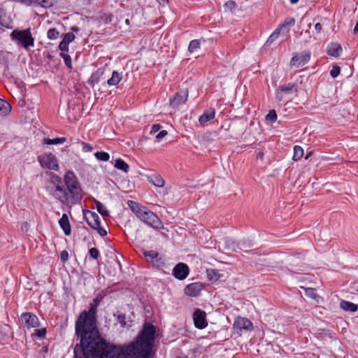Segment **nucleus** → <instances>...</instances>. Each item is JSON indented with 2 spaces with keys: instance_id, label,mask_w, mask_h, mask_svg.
I'll use <instances>...</instances> for the list:
<instances>
[{
  "instance_id": "nucleus-1",
  "label": "nucleus",
  "mask_w": 358,
  "mask_h": 358,
  "mask_svg": "<svg viewBox=\"0 0 358 358\" xmlns=\"http://www.w3.org/2000/svg\"><path fill=\"white\" fill-rule=\"evenodd\" d=\"M156 328L145 323L135 342L124 347L110 345L106 341L86 335H77L80 344L74 348V358H150Z\"/></svg>"
},
{
  "instance_id": "nucleus-2",
  "label": "nucleus",
  "mask_w": 358,
  "mask_h": 358,
  "mask_svg": "<svg viewBox=\"0 0 358 358\" xmlns=\"http://www.w3.org/2000/svg\"><path fill=\"white\" fill-rule=\"evenodd\" d=\"M48 176L50 177V185L47 187V191L52 198L68 208L81 201L83 189L73 171H66L64 180L52 172H49Z\"/></svg>"
},
{
  "instance_id": "nucleus-3",
  "label": "nucleus",
  "mask_w": 358,
  "mask_h": 358,
  "mask_svg": "<svg viewBox=\"0 0 358 358\" xmlns=\"http://www.w3.org/2000/svg\"><path fill=\"white\" fill-rule=\"evenodd\" d=\"M103 296L99 294L90 303L88 311H83L76 321V335H86L94 336L101 341V334L96 325V312L97 308Z\"/></svg>"
},
{
  "instance_id": "nucleus-4",
  "label": "nucleus",
  "mask_w": 358,
  "mask_h": 358,
  "mask_svg": "<svg viewBox=\"0 0 358 358\" xmlns=\"http://www.w3.org/2000/svg\"><path fill=\"white\" fill-rule=\"evenodd\" d=\"M10 36L13 41L26 50H29L30 47H33L34 45L35 39L32 36L31 29L29 28L24 30L14 29L10 33Z\"/></svg>"
},
{
  "instance_id": "nucleus-5",
  "label": "nucleus",
  "mask_w": 358,
  "mask_h": 358,
  "mask_svg": "<svg viewBox=\"0 0 358 358\" xmlns=\"http://www.w3.org/2000/svg\"><path fill=\"white\" fill-rule=\"evenodd\" d=\"M145 224L155 229H162L164 225L158 216L147 208H144L138 217Z\"/></svg>"
},
{
  "instance_id": "nucleus-6",
  "label": "nucleus",
  "mask_w": 358,
  "mask_h": 358,
  "mask_svg": "<svg viewBox=\"0 0 358 358\" xmlns=\"http://www.w3.org/2000/svg\"><path fill=\"white\" fill-rule=\"evenodd\" d=\"M38 161L43 168L57 171L59 164L57 157L52 153H44L38 157Z\"/></svg>"
},
{
  "instance_id": "nucleus-7",
  "label": "nucleus",
  "mask_w": 358,
  "mask_h": 358,
  "mask_svg": "<svg viewBox=\"0 0 358 358\" xmlns=\"http://www.w3.org/2000/svg\"><path fill=\"white\" fill-rule=\"evenodd\" d=\"M253 328V324L249 319L241 316L236 317L233 324V330L237 334L250 331Z\"/></svg>"
},
{
  "instance_id": "nucleus-8",
  "label": "nucleus",
  "mask_w": 358,
  "mask_h": 358,
  "mask_svg": "<svg viewBox=\"0 0 358 358\" xmlns=\"http://www.w3.org/2000/svg\"><path fill=\"white\" fill-rule=\"evenodd\" d=\"M85 217L90 227L96 229L100 236H105L107 235L106 231L101 227L99 217L96 213L88 210Z\"/></svg>"
},
{
  "instance_id": "nucleus-9",
  "label": "nucleus",
  "mask_w": 358,
  "mask_h": 358,
  "mask_svg": "<svg viewBox=\"0 0 358 358\" xmlns=\"http://www.w3.org/2000/svg\"><path fill=\"white\" fill-rule=\"evenodd\" d=\"M297 92V85L295 83H287L280 85L275 91V99L278 102L285 99L287 95Z\"/></svg>"
},
{
  "instance_id": "nucleus-10",
  "label": "nucleus",
  "mask_w": 358,
  "mask_h": 358,
  "mask_svg": "<svg viewBox=\"0 0 358 358\" xmlns=\"http://www.w3.org/2000/svg\"><path fill=\"white\" fill-rule=\"evenodd\" d=\"M21 325L27 329L36 328L40 325L38 317L29 312L23 313L20 317Z\"/></svg>"
},
{
  "instance_id": "nucleus-11",
  "label": "nucleus",
  "mask_w": 358,
  "mask_h": 358,
  "mask_svg": "<svg viewBox=\"0 0 358 358\" xmlns=\"http://www.w3.org/2000/svg\"><path fill=\"white\" fill-rule=\"evenodd\" d=\"M310 59V54L308 52H302L301 53H294L292 57L289 66L291 68H299L306 64Z\"/></svg>"
},
{
  "instance_id": "nucleus-12",
  "label": "nucleus",
  "mask_w": 358,
  "mask_h": 358,
  "mask_svg": "<svg viewBox=\"0 0 358 358\" xmlns=\"http://www.w3.org/2000/svg\"><path fill=\"white\" fill-rule=\"evenodd\" d=\"M143 254L146 261L152 264L157 268H162L164 265V262L162 256L155 250H143Z\"/></svg>"
},
{
  "instance_id": "nucleus-13",
  "label": "nucleus",
  "mask_w": 358,
  "mask_h": 358,
  "mask_svg": "<svg viewBox=\"0 0 358 358\" xmlns=\"http://www.w3.org/2000/svg\"><path fill=\"white\" fill-rule=\"evenodd\" d=\"M192 318L196 328L203 329L207 327L206 313L204 310L200 308L195 309L192 315Z\"/></svg>"
},
{
  "instance_id": "nucleus-14",
  "label": "nucleus",
  "mask_w": 358,
  "mask_h": 358,
  "mask_svg": "<svg viewBox=\"0 0 358 358\" xmlns=\"http://www.w3.org/2000/svg\"><path fill=\"white\" fill-rule=\"evenodd\" d=\"M189 272V267L184 263H178L173 269V275L178 280H184Z\"/></svg>"
},
{
  "instance_id": "nucleus-15",
  "label": "nucleus",
  "mask_w": 358,
  "mask_h": 358,
  "mask_svg": "<svg viewBox=\"0 0 358 358\" xmlns=\"http://www.w3.org/2000/svg\"><path fill=\"white\" fill-rule=\"evenodd\" d=\"M188 97L187 91H180L177 92L175 96L170 99V104L173 108H177L181 104H184Z\"/></svg>"
},
{
  "instance_id": "nucleus-16",
  "label": "nucleus",
  "mask_w": 358,
  "mask_h": 358,
  "mask_svg": "<svg viewBox=\"0 0 358 358\" xmlns=\"http://www.w3.org/2000/svg\"><path fill=\"white\" fill-rule=\"evenodd\" d=\"M203 285L200 282H193L187 285L185 288V294L195 297L200 294Z\"/></svg>"
},
{
  "instance_id": "nucleus-17",
  "label": "nucleus",
  "mask_w": 358,
  "mask_h": 358,
  "mask_svg": "<svg viewBox=\"0 0 358 358\" xmlns=\"http://www.w3.org/2000/svg\"><path fill=\"white\" fill-rule=\"evenodd\" d=\"M62 40L59 44V49L62 52L69 51V45L74 41L76 36L73 32H68L62 35Z\"/></svg>"
},
{
  "instance_id": "nucleus-18",
  "label": "nucleus",
  "mask_w": 358,
  "mask_h": 358,
  "mask_svg": "<svg viewBox=\"0 0 358 358\" xmlns=\"http://www.w3.org/2000/svg\"><path fill=\"white\" fill-rule=\"evenodd\" d=\"M0 25L7 29H11L13 27L12 18L2 8H0Z\"/></svg>"
},
{
  "instance_id": "nucleus-19",
  "label": "nucleus",
  "mask_w": 358,
  "mask_h": 358,
  "mask_svg": "<svg viewBox=\"0 0 358 358\" xmlns=\"http://www.w3.org/2000/svg\"><path fill=\"white\" fill-rule=\"evenodd\" d=\"M342 50V47L339 43H331L328 45L327 52L330 56L338 57Z\"/></svg>"
},
{
  "instance_id": "nucleus-20",
  "label": "nucleus",
  "mask_w": 358,
  "mask_h": 358,
  "mask_svg": "<svg viewBox=\"0 0 358 358\" xmlns=\"http://www.w3.org/2000/svg\"><path fill=\"white\" fill-rule=\"evenodd\" d=\"M59 224L61 228L63 229L65 235H70L71 229L69 223V217L66 214H63L62 217L59 220Z\"/></svg>"
},
{
  "instance_id": "nucleus-21",
  "label": "nucleus",
  "mask_w": 358,
  "mask_h": 358,
  "mask_svg": "<svg viewBox=\"0 0 358 358\" xmlns=\"http://www.w3.org/2000/svg\"><path fill=\"white\" fill-rule=\"evenodd\" d=\"M215 111L212 109L209 111L203 113L199 118V122L201 125L205 126L207 123L215 118Z\"/></svg>"
},
{
  "instance_id": "nucleus-22",
  "label": "nucleus",
  "mask_w": 358,
  "mask_h": 358,
  "mask_svg": "<svg viewBox=\"0 0 358 358\" xmlns=\"http://www.w3.org/2000/svg\"><path fill=\"white\" fill-rule=\"evenodd\" d=\"M295 24V20L293 17H287L285 19L283 24H280L278 28L280 29V31L283 34H287L289 32L291 27L294 26Z\"/></svg>"
},
{
  "instance_id": "nucleus-23",
  "label": "nucleus",
  "mask_w": 358,
  "mask_h": 358,
  "mask_svg": "<svg viewBox=\"0 0 358 358\" xmlns=\"http://www.w3.org/2000/svg\"><path fill=\"white\" fill-rule=\"evenodd\" d=\"M340 307L343 310L351 313L356 312L358 309L357 305L348 301H341L340 303Z\"/></svg>"
},
{
  "instance_id": "nucleus-24",
  "label": "nucleus",
  "mask_w": 358,
  "mask_h": 358,
  "mask_svg": "<svg viewBox=\"0 0 358 358\" xmlns=\"http://www.w3.org/2000/svg\"><path fill=\"white\" fill-rule=\"evenodd\" d=\"M148 178L149 181L156 187H163L165 185L164 180L159 175L154 174L150 176Z\"/></svg>"
},
{
  "instance_id": "nucleus-25",
  "label": "nucleus",
  "mask_w": 358,
  "mask_h": 358,
  "mask_svg": "<svg viewBox=\"0 0 358 358\" xmlns=\"http://www.w3.org/2000/svg\"><path fill=\"white\" fill-rule=\"evenodd\" d=\"M127 204L131 210L136 215L137 217H138L143 209L145 208L144 206H141L137 202L134 201H129Z\"/></svg>"
},
{
  "instance_id": "nucleus-26",
  "label": "nucleus",
  "mask_w": 358,
  "mask_h": 358,
  "mask_svg": "<svg viewBox=\"0 0 358 358\" xmlns=\"http://www.w3.org/2000/svg\"><path fill=\"white\" fill-rule=\"evenodd\" d=\"M122 77L117 71H114L112 73V76L107 81V83L110 86L117 85L122 80Z\"/></svg>"
},
{
  "instance_id": "nucleus-27",
  "label": "nucleus",
  "mask_w": 358,
  "mask_h": 358,
  "mask_svg": "<svg viewBox=\"0 0 358 358\" xmlns=\"http://www.w3.org/2000/svg\"><path fill=\"white\" fill-rule=\"evenodd\" d=\"M114 166L118 170H121L124 173H127L129 170V166L122 159H115Z\"/></svg>"
},
{
  "instance_id": "nucleus-28",
  "label": "nucleus",
  "mask_w": 358,
  "mask_h": 358,
  "mask_svg": "<svg viewBox=\"0 0 358 358\" xmlns=\"http://www.w3.org/2000/svg\"><path fill=\"white\" fill-rule=\"evenodd\" d=\"M10 105L8 102L0 99V114L6 115L10 113Z\"/></svg>"
},
{
  "instance_id": "nucleus-29",
  "label": "nucleus",
  "mask_w": 358,
  "mask_h": 358,
  "mask_svg": "<svg viewBox=\"0 0 358 358\" xmlns=\"http://www.w3.org/2000/svg\"><path fill=\"white\" fill-rule=\"evenodd\" d=\"M66 141V138L65 137H59L55 138L53 139L50 138H44L43 143L46 145H57L62 144Z\"/></svg>"
},
{
  "instance_id": "nucleus-30",
  "label": "nucleus",
  "mask_w": 358,
  "mask_h": 358,
  "mask_svg": "<svg viewBox=\"0 0 358 358\" xmlns=\"http://www.w3.org/2000/svg\"><path fill=\"white\" fill-rule=\"evenodd\" d=\"M96 208L99 213H100L103 217H108L109 216V212L105 207V206L101 203L100 201L95 200L94 201Z\"/></svg>"
},
{
  "instance_id": "nucleus-31",
  "label": "nucleus",
  "mask_w": 358,
  "mask_h": 358,
  "mask_svg": "<svg viewBox=\"0 0 358 358\" xmlns=\"http://www.w3.org/2000/svg\"><path fill=\"white\" fill-rule=\"evenodd\" d=\"M303 155V150L301 146L295 145L294 147V155L292 157V159L294 161L299 160L302 156Z\"/></svg>"
},
{
  "instance_id": "nucleus-32",
  "label": "nucleus",
  "mask_w": 358,
  "mask_h": 358,
  "mask_svg": "<svg viewBox=\"0 0 358 358\" xmlns=\"http://www.w3.org/2000/svg\"><path fill=\"white\" fill-rule=\"evenodd\" d=\"M200 41L197 39H194L190 41L189 46H188V51L190 53L194 52L196 50L200 48Z\"/></svg>"
},
{
  "instance_id": "nucleus-33",
  "label": "nucleus",
  "mask_w": 358,
  "mask_h": 358,
  "mask_svg": "<svg viewBox=\"0 0 358 358\" xmlns=\"http://www.w3.org/2000/svg\"><path fill=\"white\" fill-rule=\"evenodd\" d=\"M280 32V29L278 27L271 34V36L267 39L266 44L271 45L273 41H275L279 36Z\"/></svg>"
},
{
  "instance_id": "nucleus-34",
  "label": "nucleus",
  "mask_w": 358,
  "mask_h": 358,
  "mask_svg": "<svg viewBox=\"0 0 358 358\" xmlns=\"http://www.w3.org/2000/svg\"><path fill=\"white\" fill-rule=\"evenodd\" d=\"M280 32V29L278 27L271 34V36L267 39L266 44L271 45L273 41H275L279 36Z\"/></svg>"
},
{
  "instance_id": "nucleus-35",
  "label": "nucleus",
  "mask_w": 358,
  "mask_h": 358,
  "mask_svg": "<svg viewBox=\"0 0 358 358\" xmlns=\"http://www.w3.org/2000/svg\"><path fill=\"white\" fill-rule=\"evenodd\" d=\"M59 36V31L56 28H51L47 32V37L50 40L57 39Z\"/></svg>"
},
{
  "instance_id": "nucleus-36",
  "label": "nucleus",
  "mask_w": 358,
  "mask_h": 358,
  "mask_svg": "<svg viewBox=\"0 0 358 358\" xmlns=\"http://www.w3.org/2000/svg\"><path fill=\"white\" fill-rule=\"evenodd\" d=\"M59 56L63 58L64 61V63L66 64V66L69 69H72V62H71V56L66 53H65L64 52H60L59 54Z\"/></svg>"
},
{
  "instance_id": "nucleus-37",
  "label": "nucleus",
  "mask_w": 358,
  "mask_h": 358,
  "mask_svg": "<svg viewBox=\"0 0 358 358\" xmlns=\"http://www.w3.org/2000/svg\"><path fill=\"white\" fill-rule=\"evenodd\" d=\"M94 157L99 161L107 162L110 159V155L106 152H96L94 153Z\"/></svg>"
},
{
  "instance_id": "nucleus-38",
  "label": "nucleus",
  "mask_w": 358,
  "mask_h": 358,
  "mask_svg": "<svg viewBox=\"0 0 358 358\" xmlns=\"http://www.w3.org/2000/svg\"><path fill=\"white\" fill-rule=\"evenodd\" d=\"M206 272L208 278L211 280H217L220 278V274L215 269H207Z\"/></svg>"
},
{
  "instance_id": "nucleus-39",
  "label": "nucleus",
  "mask_w": 358,
  "mask_h": 358,
  "mask_svg": "<svg viewBox=\"0 0 358 358\" xmlns=\"http://www.w3.org/2000/svg\"><path fill=\"white\" fill-rule=\"evenodd\" d=\"M226 244L227 248L231 250L232 251L236 252L238 250V248L241 250V248L240 247V243L236 245L234 241L229 240L226 241Z\"/></svg>"
},
{
  "instance_id": "nucleus-40",
  "label": "nucleus",
  "mask_w": 358,
  "mask_h": 358,
  "mask_svg": "<svg viewBox=\"0 0 358 358\" xmlns=\"http://www.w3.org/2000/svg\"><path fill=\"white\" fill-rule=\"evenodd\" d=\"M12 1L18 2L22 5L29 6L34 5L38 3V0H11Z\"/></svg>"
},
{
  "instance_id": "nucleus-41",
  "label": "nucleus",
  "mask_w": 358,
  "mask_h": 358,
  "mask_svg": "<svg viewBox=\"0 0 358 358\" xmlns=\"http://www.w3.org/2000/svg\"><path fill=\"white\" fill-rule=\"evenodd\" d=\"M35 5L41 6L43 8H50L52 6V3L51 0H38V3H36Z\"/></svg>"
},
{
  "instance_id": "nucleus-42",
  "label": "nucleus",
  "mask_w": 358,
  "mask_h": 358,
  "mask_svg": "<svg viewBox=\"0 0 358 358\" xmlns=\"http://www.w3.org/2000/svg\"><path fill=\"white\" fill-rule=\"evenodd\" d=\"M266 120L272 122H275L277 120L276 112L274 110H270L266 115Z\"/></svg>"
},
{
  "instance_id": "nucleus-43",
  "label": "nucleus",
  "mask_w": 358,
  "mask_h": 358,
  "mask_svg": "<svg viewBox=\"0 0 358 358\" xmlns=\"http://www.w3.org/2000/svg\"><path fill=\"white\" fill-rule=\"evenodd\" d=\"M90 255L92 258L94 259H97L100 256L99 251L96 248H92L89 250Z\"/></svg>"
},
{
  "instance_id": "nucleus-44",
  "label": "nucleus",
  "mask_w": 358,
  "mask_h": 358,
  "mask_svg": "<svg viewBox=\"0 0 358 358\" xmlns=\"http://www.w3.org/2000/svg\"><path fill=\"white\" fill-rule=\"evenodd\" d=\"M305 292L310 298L315 299L317 296L316 290L314 288H305Z\"/></svg>"
},
{
  "instance_id": "nucleus-45",
  "label": "nucleus",
  "mask_w": 358,
  "mask_h": 358,
  "mask_svg": "<svg viewBox=\"0 0 358 358\" xmlns=\"http://www.w3.org/2000/svg\"><path fill=\"white\" fill-rule=\"evenodd\" d=\"M341 69L338 66L334 65L333 66L331 70L330 71V75L332 78H336L340 73Z\"/></svg>"
},
{
  "instance_id": "nucleus-46",
  "label": "nucleus",
  "mask_w": 358,
  "mask_h": 358,
  "mask_svg": "<svg viewBox=\"0 0 358 358\" xmlns=\"http://www.w3.org/2000/svg\"><path fill=\"white\" fill-rule=\"evenodd\" d=\"M117 321L120 324L121 327H124L126 326V316L124 314H118L117 316Z\"/></svg>"
},
{
  "instance_id": "nucleus-47",
  "label": "nucleus",
  "mask_w": 358,
  "mask_h": 358,
  "mask_svg": "<svg viewBox=\"0 0 358 358\" xmlns=\"http://www.w3.org/2000/svg\"><path fill=\"white\" fill-rule=\"evenodd\" d=\"M45 334H46V330L45 328H43V329H36L34 334L40 338H43L45 336Z\"/></svg>"
},
{
  "instance_id": "nucleus-48",
  "label": "nucleus",
  "mask_w": 358,
  "mask_h": 358,
  "mask_svg": "<svg viewBox=\"0 0 358 358\" xmlns=\"http://www.w3.org/2000/svg\"><path fill=\"white\" fill-rule=\"evenodd\" d=\"M81 145L83 147V152H91L93 149L92 146L87 143L82 142Z\"/></svg>"
},
{
  "instance_id": "nucleus-49",
  "label": "nucleus",
  "mask_w": 358,
  "mask_h": 358,
  "mask_svg": "<svg viewBox=\"0 0 358 358\" xmlns=\"http://www.w3.org/2000/svg\"><path fill=\"white\" fill-rule=\"evenodd\" d=\"M224 6L231 10L236 8V3L234 1H228L224 3Z\"/></svg>"
},
{
  "instance_id": "nucleus-50",
  "label": "nucleus",
  "mask_w": 358,
  "mask_h": 358,
  "mask_svg": "<svg viewBox=\"0 0 358 358\" xmlns=\"http://www.w3.org/2000/svg\"><path fill=\"white\" fill-rule=\"evenodd\" d=\"M167 134L168 133L166 130L160 131L156 136V141H160V140L165 137Z\"/></svg>"
},
{
  "instance_id": "nucleus-51",
  "label": "nucleus",
  "mask_w": 358,
  "mask_h": 358,
  "mask_svg": "<svg viewBox=\"0 0 358 358\" xmlns=\"http://www.w3.org/2000/svg\"><path fill=\"white\" fill-rule=\"evenodd\" d=\"M60 259L63 262H65L69 259V253L66 250H63L60 253Z\"/></svg>"
},
{
  "instance_id": "nucleus-52",
  "label": "nucleus",
  "mask_w": 358,
  "mask_h": 358,
  "mask_svg": "<svg viewBox=\"0 0 358 358\" xmlns=\"http://www.w3.org/2000/svg\"><path fill=\"white\" fill-rule=\"evenodd\" d=\"M161 127H162L161 125L159 124H153L152 126L150 133L151 134L157 133V131H159L160 130Z\"/></svg>"
},
{
  "instance_id": "nucleus-53",
  "label": "nucleus",
  "mask_w": 358,
  "mask_h": 358,
  "mask_svg": "<svg viewBox=\"0 0 358 358\" xmlns=\"http://www.w3.org/2000/svg\"><path fill=\"white\" fill-rule=\"evenodd\" d=\"M315 29L317 31V33H320L322 29V26L320 23H317L315 25Z\"/></svg>"
},
{
  "instance_id": "nucleus-54",
  "label": "nucleus",
  "mask_w": 358,
  "mask_h": 358,
  "mask_svg": "<svg viewBox=\"0 0 358 358\" xmlns=\"http://www.w3.org/2000/svg\"><path fill=\"white\" fill-rule=\"evenodd\" d=\"M157 1L163 6L169 3V0H157Z\"/></svg>"
},
{
  "instance_id": "nucleus-55",
  "label": "nucleus",
  "mask_w": 358,
  "mask_h": 358,
  "mask_svg": "<svg viewBox=\"0 0 358 358\" xmlns=\"http://www.w3.org/2000/svg\"><path fill=\"white\" fill-rule=\"evenodd\" d=\"M83 5H90L92 0H79Z\"/></svg>"
},
{
  "instance_id": "nucleus-56",
  "label": "nucleus",
  "mask_w": 358,
  "mask_h": 358,
  "mask_svg": "<svg viewBox=\"0 0 358 358\" xmlns=\"http://www.w3.org/2000/svg\"><path fill=\"white\" fill-rule=\"evenodd\" d=\"M264 157V152H259L257 154V159H263Z\"/></svg>"
},
{
  "instance_id": "nucleus-57",
  "label": "nucleus",
  "mask_w": 358,
  "mask_h": 358,
  "mask_svg": "<svg viewBox=\"0 0 358 358\" xmlns=\"http://www.w3.org/2000/svg\"><path fill=\"white\" fill-rule=\"evenodd\" d=\"M71 30L75 32H78L79 31V28L77 27H72Z\"/></svg>"
},
{
  "instance_id": "nucleus-58",
  "label": "nucleus",
  "mask_w": 358,
  "mask_h": 358,
  "mask_svg": "<svg viewBox=\"0 0 358 358\" xmlns=\"http://www.w3.org/2000/svg\"><path fill=\"white\" fill-rule=\"evenodd\" d=\"M299 0H290V3L292 4H295L296 3H298Z\"/></svg>"
},
{
  "instance_id": "nucleus-59",
  "label": "nucleus",
  "mask_w": 358,
  "mask_h": 358,
  "mask_svg": "<svg viewBox=\"0 0 358 358\" xmlns=\"http://www.w3.org/2000/svg\"><path fill=\"white\" fill-rule=\"evenodd\" d=\"M176 358H188V357L186 355H180V356H178Z\"/></svg>"
},
{
  "instance_id": "nucleus-60",
  "label": "nucleus",
  "mask_w": 358,
  "mask_h": 358,
  "mask_svg": "<svg viewBox=\"0 0 358 358\" xmlns=\"http://www.w3.org/2000/svg\"><path fill=\"white\" fill-rule=\"evenodd\" d=\"M357 292H358V289H357Z\"/></svg>"
}]
</instances>
